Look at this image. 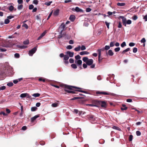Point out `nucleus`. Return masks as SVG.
<instances>
[{
    "label": "nucleus",
    "mask_w": 147,
    "mask_h": 147,
    "mask_svg": "<svg viewBox=\"0 0 147 147\" xmlns=\"http://www.w3.org/2000/svg\"><path fill=\"white\" fill-rule=\"evenodd\" d=\"M93 63V60L92 59H89L86 62V64L88 65H92Z\"/></svg>",
    "instance_id": "obj_8"
},
{
    "label": "nucleus",
    "mask_w": 147,
    "mask_h": 147,
    "mask_svg": "<svg viewBox=\"0 0 147 147\" xmlns=\"http://www.w3.org/2000/svg\"><path fill=\"white\" fill-rule=\"evenodd\" d=\"M104 49H105V48L104 49V48H102L101 49H98L97 51L98 52V61H99V63L100 62V57L101 55V51H104Z\"/></svg>",
    "instance_id": "obj_7"
},
{
    "label": "nucleus",
    "mask_w": 147,
    "mask_h": 147,
    "mask_svg": "<svg viewBox=\"0 0 147 147\" xmlns=\"http://www.w3.org/2000/svg\"><path fill=\"white\" fill-rule=\"evenodd\" d=\"M38 1L37 0H34L33 1V3L35 5H37L38 3Z\"/></svg>",
    "instance_id": "obj_40"
},
{
    "label": "nucleus",
    "mask_w": 147,
    "mask_h": 147,
    "mask_svg": "<svg viewBox=\"0 0 147 147\" xmlns=\"http://www.w3.org/2000/svg\"><path fill=\"white\" fill-rule=\"evenodd\" d=\"M120 47H117V48H115V49H114V50H115V52H118L119 51H120Z\"/></svg>",
    "instance_id": "obj_43"
},
{
    "label": "nucleus",
    "mask_w": 147,
    "mask_h": 147,
    "mask_svg": "<svg viewBox=\"0 0 147 147\" xmlns=\"http://www.w3.org/2000/svg\"><path fill=\"white\" fill-rule=\"evenodd\" d=\"M96 94H101L104 95H111L114 96H116V94H115L107 92H105L97 91L96 92Z\"/></svg>",
    "instance_id": "obj_3"
},
{
    "label": "nucleus",
    "mask_w": 147,
    "mask_h": 147,
    "mask_svg": "<svg viewBox=\"0 0 147 147\" xmlns=\"http://www.w3.org/2000/svg\"><path fill=\"white\" fill-rule=\"evenodd\" d=\"M69 62L71 63H73L74 62V60L73 59L70 58L69 59Z\"/></svg>",
    "instance_id": "obj_60"
},
{
    "label": "nucleus",
    "mask_w": 147,
    "mask_h": 147,
    "mask_svg": "<svg viewBox=\"0 0 147 147\" xmlns=\"http://www.w3.org/2000/svg\"><path fill=\"white\" fill-rule=\"evenodd\" d=\"M71 66L74 69H76L77 68L76 65L75 64H72L71 65Z\"/></svg>",
    "instance_id": "obj_31"
},
{
    "label": "nucleus",
    "mask_w": 147,
    "mask_h": 147,
    "mask_svg": "<svg viewBox=\"0 0 147 147\" xmlns=\"http://www.w3.org/2000/svg\"><path fill=\"white\" fill-rule=\"evenodd\" d=\"M2 47H9V46L8 45L3 44L2 45Z\"/></svg>",
    "instance_id": "obj_55"
},
{
    "label": "nucleus",
    "mask_w": 147,
    "mask_h": 147,
    "mask_svg": "<svg viewBox=\"0 0 147 147\" xmlns=\"http://www.w3.org/2000/svg\"><path fill=\"white\" fill-rule=\"evenodd\" d=\"M83 67L84 69L86 68L87 67V65L86 63V64L85 63H83Z\"/></svg>",
    "instance_id": "obj_58"
},
{
    "label": "nucleus",
    "mask_w": 147,
    "mask_h": 147,
    "mask_svg": "<svg viewBox=\"0 0 147 147\" xmlns=\"http://www.w3.org/2000/svg\"><path fill=\"white\" fill-rule=\"evenodd\" d=\"M7 51V50L5 49H3L0 47V51L2 52H5Z\"/></svg>",
    "instance_id": "obj_42"
},
{
    "label": "nucleus",
    "mask_w": 147,
    "mask_h": 147,
    "mask_svg": "<svg viewBox=\"0 0 147 147\" xmlns=\"http://www.w3.org/2000/svg\"><path fill=\"white\" fill-rule=\"evenodd\" d=\"M67 54H68L70 57H73L74 55V52H71L69 51H68L67 52Z\"/></svg>",
    "instance_id": "obj_12"
},
{
    "label": "nucleus",
    "mask_w": 147,
    "mask_h": 147,
    "mask_svg": "<svg viewBox=\"0 0 147 147\" xmlns=\"http://www.w3.org/2000/svg\"><path fill=\"white\" fill-rule=\"evenodd\" d=\"M125 4L124 3H117V5L119 6H123L125 5Z\"/></svg>",
    "instance_id": "obj_20"
},
{
    "label": "nucleus",
    "mask_w": 147,
    "mask_h": 147,
    "mask_svg": "<svg viewBox=\"0 0 147 147\" xmlns=\"http://www.w3.org/2000/svg\"><path fill=\"white\" fill-rule=\"evenodd\" d=\"M133 19L134 20H136L138 19L137 16L136 15H134L133 17Z\"/></svg>",
    "instance_id": "obj_62"
},
{
    "label": "nucleus",
    "mask_w": 147,
    "mask_h": 147,
    "mask_svg": "<svg viewBox=\"0 0 147 147\" xmlns=\"http://www.w3.org/2000/svg\"><path fill=\"white\" fill-rule=\"evenodd\" d=\"M52 2L51 1H49V2H47L45 3V4L47 6H49L51 5V3Z\"/></svg>",
    "instance_id": "obj_39"
},
{
    "label": "nucleus",
    "mask_w": 147,
    "mask_h": 147,
    "mask_svg": "<svg viewBox=\"0 0 147 147\" xmlns=\"http://www.w3.org/2000/svg\"><path fill=\"white\" fill-rule=\"evenodd\" d=\"M135 44L133 42H130L129 44V46L130 47H133L135 45Z\"/></svg>",
    "instance_id": "obj_53"
},
{
    "label": "nucleus",
    "mask_w": 147,
    "mask_h": 147,
    "mask_svg": "<svg viewBox=\"0 0 147 147\" xmlns=\"http://www.w3.org/2000/svg\"><path fill=\"white\" fill-rule=\"evenodd\" d=\"M89 53L86 51H82L80 53V54L81 55H88Z\"/></svg>",
    "instance_id": "obj_15"
},
{
    "label": "nucleus",
    "mask_w": 147,
    "mask_h": 147,
    "mask_svg": "<svg viewBox=\"0 0 147 147\" xmlns=\"http://www.w3.org/2000/svg\"><path fill=\"white\" fill-rule=\"evenodd\" d=\"M22 26H23L26 29H27L28 28V26L26 24H24Z\"/></svg>",
    "instance_id": "obj_57"
},
{
    "label": "nucleus",
    "mask_w": 147,
    "mask_h": 147,
    "mask_svg": "<svg viewBox=\"0 0 147 147\" xmlns=\"http://www.w3.org/2000/svg\"><path fill=\"white\" fill-rule=\"evenodd\" d=\"M28 94L27 93H23L21 94L20 95V97L22 98H23L25 97L27 95H28Z\"/></svg>",
    "instance_id": "obj_23"
},
{
    "label": "nucleus",
    "mask_w": 147,
    "mask_h": 147,
    "mask_svg": "<svg viewBox=\"0 0 147 147\" xmlns=\"http://www.w3.org/2000/svg\"><path fill=\"white\" fill-rule=\"evenodd\" d=\"M136 133L137 136H140L141 135V133L139 131H137L136 132Z\"/></svg>",
    "instance_id": "obj_45"
},
{
    "label": "nucleus",
    "mask_w": 147,
    "mask_h": 147,
    "mask_svg": "<svg viewBox=\"0 0 147 147\" xmlns=\"http://www.w3.org/2000/svg\"><path fill=\"white\" fill-rule=\"evenodd\" d=\"M81 47L80 46H78V47H76L74 50L76 51H78L80 50Z\"/></svg>",
    "instance_id": "obj_24"
},
{
    "label": "nucleus",
    "mask_w": 147,
    "mask_h": 147,
    "mask_svg": "<svg viewBox=\"0 0 147 147\" xmlns=\"http://www.w3.org/2000/svg\"><path fill=\"white\" fill-rule=\"evenodd\" d=\"M14 57L16 58H18L20 57V55L18 53H15L14 54Z\"/></svg>",
    "instance_id": "obj_37"
},
{
    "label": "nucleus",
    "mask_w": 147,
    "mask_h": 147,
    "mask_svg": "<svg viewBox=\"0 0 147 147\" xmlns=\"http://www.w3.org/2000/svg\"><path fill=\"white\" fill-rule=\"evenodd\" d=\"M143 19L145 20V21H147V15H146L144 17Z\"/></svg>",
    "instance_id": "obj_64"
},
{
    "label": "nucleus",
    "mask_w": 147,
    "mask_h": 147,
    "mask_svg": "<svg viewBox=\"0 0 147 147\" xmlns=\"http://www.w3.org/2000/svg\"><path fill=\"white\" fill-rule=\"evenodd\" d=\"M72 47L71 45H68L66 47L67 49H71L72 48Z\"/></svg>",
    "instance_id": "obj_59"
},
{
    "label": "nucleus",
    "mask_w": 147,
    "mask_h": 147,
    "mask_svg": "<svg viewBox=\"0 0 147 147\" xmlns=\"http://www.w3.org/2000/svg\"><path fill=\"white\" fill-rule=\"evenodd\" d=\"M101 101L98 100H94L93 101V103L94 105H96L98 107L99 105H100V102Z\"/></svg>",
    "instance_id": "obj_9"
},
{
    "label": "nucleus",
    "mask_w": 147,
    "mask_h": 147,
    "mask_svg": "<svg viewBox=\"0 0 147 147\" xmlns=\"http://www.w3.org/2000/svg\"><path fill=\"white\" fill-rule=\"evenodd\" d=\"M100 105L102 107H105L106 105V103L105 101H100Z\"/></svg>",
    "instance_id": "obj_17"
},
{
    "label": "nucleus",
    "mask_w": 147,
    "mask_h": 147,
    "mask_svg": "<svg viewBox=\"0 0 147 147\" xmlns=\"http://www.w3.org/2000/svg\"><path fill=\"white\" fill-rule=\"evenodd\" d=\"M14 7L12 5H10L9 6L8 9L10 11H12L14 9Z\"/></svg>",
    "instance_id": "obj_22"
},
{
    "label": "nucleus",
    "mask_w": 147,
    "mask_h": 147,
    "mask_svg": "<svg viewBox=\"0 0 147 147\" xmlns=\"http://www.w3.org/2000/svg\"><path fill=\"white\" fill-rule=\"evenodd\" d=\"M34 6L33 5H29V9H32L34 8Z\"/></svg>",
    "instance_id": "obj_49"
},
{
    "label": "nucleus",
    "mask_w": 147,
    "mask_h": 147,
    "mask_svg": "<svg viewBox=\"0 0 147 147\" xmlns=\"http://www.w3.org/2000/svg\"><path fill=\"white\" fill-rule=\"evenodd\" d=\"M13 83L11 82L8 83L7 84V85L9 86H13Z\"/></svg>",
    "instance_id": "obj_44"
},
{
    "label": "nucleus",
    "mask_w": 147,
    "mask_h": 147,
    "mask_svg": "<svg viewBox=\"0 0 147 147\" xmlns=\"http://www.w3.org/2000/svg\"><path fill=\"white\" fill-rule=\"evenodd\" d=\"M89 59L87 57H83L82 58V60L84 61V62H86V63L87 61H88Z\"/></svg>",
    "instance_id": "obj_25"
},
{
    "label": "nucleus",
    "mask_w": 147,
    "mask_h": 147,
    "mask_svg": "<svg viewBox=\"0 0 147 147\" xmlns=\"http://www.w3.org/2000/svg\"><path fill=\"white\" fill-rule=\"evenodd\" d=\"M59 12V9H57L54 11L53 14L54 16H57L58 15Z\"/></svg>",
    "instance_id": "obj_19"
},
{
    "label": "nucleus",
    "mask_w": 147,
    "mask_h": 147,
    "mask_svg": "<svg viewBox=\"0 0 147 147\" xmlns=\"http://www.w3.org/2000/svg\"><path fill=\"white\" fill-rule=\"evenodd\" d=\"M119 18L122 19L123 25L125 26H126V24H130L131 23V21L130 20H127L126 18L123 16H120Z\"/></svg>",
    "instance_id": "obj_2"
},
{
    "label": "nucleus",
    "mask_w": 147,
    "mask_h": 147,
    "mask_svg": "<svg viewBox=\"0 0 147 147\" xmlns=\"http://www.w3.org/2000/svg\"><path fill=\"white\" fill-rule=\"evenodd\" d=\"M133 136L132 135H130L129 138V141H131L133 139Z\"/></svg>",
    "instance_id": "obj_51"
},
{
    "label": "nucleus",
    "mask_w": 147,
    "mask_h": 147,
    "mask_svg": "<svg viewBox=\"0 0 147 147\" xmlns=\"http://www.w3.org/2000/svg\"><path fill=\"white\" fill-rule=\"evenodd\" d=\"M39 116L38 115H35L34 116L31 118V121L32 122H33L36 118H38Z\"/></svg>",
    "instance_id": "obj_16"
},
{
    "label": "nucleus",
    "mask_w": 147,
    "mask_h": 147,
    "mask_svg": "<svg viewBox=\"0 0 147 147\" xmlns=\"http://www.w3.org/2000/svg\"><path fill=\"white\" fill-rule=\"evenodd\" d=\"M126 46V44L125 42H123L121 45V47L123 48Z\"/></svg>",
    "instance_id": "obj_33"
},
{
    "label": "nucleus",
    "mask_w": 147,
    "mask_h": 147,
    "mask_svg": "<svg viewBox=\"0 0 147 147\" xmlns=\"http://www.w3.org/2000/svg\"><path fill=\"white\" fill-rule=\"evenodd\" d=\"M114 46V44L113 42H111L110 44V46L111 47H112Z\"/></svg>",
    "instance_id": "obj_50"
},
{
    "label": "nucleus",
    "mask_w": 147,
    "mask_h": 147,
    "mask_svg": "<svg viewBox=\"0 0 147 147\" xmlns=\"http://www.w3.org/2000/svg\"><path fill=\"white\" fill-rule=\"evenodd\" d=\"M52 106L53 107H56L58 106V103H56L52 104Z\"/></svg>",
    "instance_id": "obj_47"
},
{
    "label": "nucleus",
    "mask_w": 147,
    "mask_h": 147,
    "mask_svg": "<svg viewBox=\"0 0 147 147\" xmlns=\"http://www.w3.org/2000/svg\"><path fill=\"white\" fill-rule=\"evenodd\" d=\"M3 114V115L4 116H7V114H6L3 111L1 112L0 113V115Z\"/></svg>",
    "instance_id": "obj_52"
},
{
    "label": "nucleus",
    "mask_w": 147,
    "mask_h": 147,
    "mask_svg": "<svg viewBox=\"0 0 147 147\" xmlns=\"http://www.w3.org/2000/svg\"><path fill=\"white\" fill-rule=\"evenodd\" d=\"M46 31H44L41 35H40L38 38L37 39V40H40L43 37L46 33Z\"/></svg>",
    "instance_id": "obj_10"
},
{
    "label": "nucleus",
    "mask_w": 147,
    "mask_h": 147,
    "mask_svg": "<svg viewBox=\"0 0 147 147\" xmlns=\"http://www.w3.org/2000/svg\"><path fill=\"white\" fill-rule=\"evenodd\" d=\"M141 42L142 43H144L146 42V40L144 38H142L141 40Z\"/></svg>",
    "instance_id": "obj_63"
},
{
    "label": "nucleus",
    "mask_w": 147,
    "mask_h": 147,
    "mask_svg": "<svg viewBox=\"0 0 147 147\" xmlns=\"http://www.w3.org/2000/svg\"><path fill=\"white\" fill-rule=\"evenodd\" d=\"M81 57L79 55H77L75 56V58L76 60H80Z\"/></svg>",
    "instance_id": "obj_34"
},
{
    "label": "nucleus",
    "mask_w": 147,
    "mask_h": 147,
    "mask_svg": "<svg viewBox=\"0 0 147 147\" xmlns=\"http://www.w3.org/2000/svg\"><path fill=\"white\" fill-rule=\"evenodd\" d=\"M23 43L25 45H28L29 43V41L28 40H25L23 41Z\"/></svg>",
    "instance_id": "obj_32"
},
{
    "label": "nucleus",
    "mask_w": 147,
    "mask_h": 147,
    "mask_svg": "<svg viewBox=\"0 0 147 147\" xmlns=\"http://www.w3.org/2000/svg\"><path fill=\"white\" fill-rule=\"evenodd\" d=\"M138 51L137 48L136 47H134L133 49V51L134 53H136Z\"/></svg>",
    "instance_id": "obj_41"
},
{
    "label": "nucleus",
    "mask_w": 147,
    "mask_h": 147,
    "mask_svg": "<svg viewBox=\"0 0 147 147\" xmlns=\"http://www.w3.org/2000/svg\"><path fill=\"white\" fill-rule=\"evenodd\" d=\"M17 1L19 4H22L23 3V0H18Z\"/></svg>",
    "instance_id": "obj_61"
},
{
    "label": "nucleus",
    "mask_w": 147,
    "mask_h": 147,
    "mask_svg": "<svg viewBox=\"0 0 147 147\" xmlns=\"http://www.w3.org/2000/svg\"><path fill=\"white\" fill-rule=\"evenodd\" d=\"M6 88L5 86H3L0 87V90H5Z\"/></svg>",
    "instance_id": "obj_54"
},
{
    "label": "nucleus",
    "mask_w": 147,
    "mask_h": 147,
    "mask_svg": "<svg viewBox=\"0 0 147 147\" xmlns=\"http://www.w3.org/2000/svg\"><path fill=\"white\" fill-rule=\"evenodd\" d=\"M75 19V16L74 15H71L69 17V20L72 22H73Z\"/></svg>",
    "instance_id": "obj_18"
},
{
    "label": "nucleus",
    "mask_w": 147,
    "mask_h": 147,
    "mask_svg": "<svg viewBox=\"0 0 147 147\" xmlns=\"http://www.w3.org/2000/svg\"><path fill=\"white\" fill-rule=\"evenodd\" d=\"M37 109V108L36 107H32L31 108V110L32 111H34Z\"/></svg>",
    "instance_id": "obj_29"
},
{
    "label": "nucleus",
    "mask_w": 147,
    "mask_h": 147,
    "mask_svg": "<svg viewBox=\"0 0 147 147\" xmlns=\"http://www.w3.org/2000/svg\"><path fill=\"white\" fill-rule=\"evenodd\" d=\"M69 59V56L67 55H65L64 57V60H68Z\"/></svg>",
    "instance_id": "obj_35"
},
{
    "label": "nucleus",
    "mask_w": 147,
    "mask_h": 147,
    "mask_svg": "<svg viewBox=\"0 0 147 147\" xmlns=\"http://www.w3.org/2000/svg\"><path fill=\"white\" fill-rule=\"evenodd\" d=\"M130 50V48H127V49H126L125 50H124L122 52V54H124L125 52H127L128 51H129Z\"/></svg>",
    "instance_id": "obj_27"
},
{
    "label": "nucleus",
    "mask_w": 147,
    "mask_h": 147,
    "mask_svg": "<svg viewBox=\"0 0 147 147\" xmlns=\"http://www.w3.org/2000/svg\"><path fill=\"white\" fill-rule=\"evenodd\" d=\"M86 49V47L84 45H82L81 46V49H81V50L83 51L85 50Z\"/></svg>",
    "instance_id": "obj_38"
},
{
    "label": "nucleus",
    "mask_w": 147,
    "mask_h": 147,
    "mask_svg": "<svg viewBox=\"0 0 147 147\" xmlns=\"http://www.w3.org/2000/svg\"><path fill=\"white\" fill-rule=\"evenodd\" d=\"M107 54H108L110 56H112L113 55L114 53L111 50H109L108 53H107Z\"/></svg>",
    "instance_id": "obj_14"
},
{
    "label": "nucleus",
    "mask_w": 147,
    "mask_h": 147,
    "mask_svg": "<svg viewBox=\"0 0 147 147\" xmlns=\"http://www.w3.org/2000/svg\"><path fill=\"white\" fill-rule=\"evenodd\" d=\"M105 24H106V26H107V28H108V29H109V25H110V23H108L107 22H106V21H105Z\"/></svg>",
    "instance_id": "obj_36"
},
{
    "label": "nucleus",
    "mask_w": 147,
    "mask_h": 147,
    "mask_svg": "<svg viewBox=\"0 0 147 147\" xmlns=\"http://www.w3.org/2000/svg\"><path fill=\"white\" fill-rule=\"evenodd\" d=\"M122 107L121 108V109L122 110H125L127 109V107H126V105H122Z\"/></svg>",
    "instance_id": "obj_21"
},
{
    "label": "nucleus",
    "mask_w": 147,
    "mask_h": 147,
    "mask_svg": "<svg viewBox=\"0 0 147 147\" xmlns=\"http://www.w3.org/2000/svg\"><path fill=\"white\" fill-rule=\"evenodd\" d=\"M40 95V94L38 93H34L32 95V96L34 97H38Z\"/></svg>",
    "instance_id": "obj_26"
},
{
    "label": "nucleus",
    "mask_w": 147,
    "mask_h": 147,
    "mask_svg": "<svg viewBox=\"0 0 147 147\" xmlns=\"http://www.w3.org/2000/svg\"><path fill=\"white\" fill-rule=\"evenodd\" d=\"M37 50L36 47H34L31 50H30L28 52V54L30 56H32Z\"/></svg>",
    "instance_id": "obj_5"
},
{
    "label": "nucleus",
    "mask_w": 147,
    "mask_h": 147,
    "mask_svg": "<svg viewBox=\"0 0 147 147\" xmlns=\"http://www.w3.org/2000/svg\"><path fill=\"white\" fill-rule=\"evenodd\" d=\"M77 12H83V10L81 9H80L79 7H76L75 9H74Z\"/></svg>",
    "instance_id": "obj_13"
},
{
    "label": "nucleus",
    "mask_w": 147,
    "mask_h": 147,
    "mask_svg": "<svg viewBox=\"0 0 147 147\" xmlns=\"http://www.w3.org/2000/svg\"><path fill=\"white\" fill-rule=\"evenodd\" d=\"M88 118L90 122L92 123H94L97 118L95 117L94 115H90L88 116Z\"/></svg>",
    "instance_id": "obj_4"
},
{
    "label": "nucleus",
    "mask_w": 147,
    "mask_h": 147,
    "mask_svg": "<svg viewBox=\"0 0 147 147\" xmlns=\"http://www.w3.org/2000/svg\"><path fill=\"white\" fill-rule=\"evenodd\" d=\"M65 29V26L63 23L59 26V30H61L60 33L61 34L63 31Z\"/></svg>",
    "instance_id": "obj_6"
},
{
    "label": "nucleus",
    "mask_w": 147,
    "mask_h": 147,
    "mask_svg": "<svg viewBox=\"0 0 147 147\" xmlns=\"http://www.w3.org/2000/svg\"><path fill=\"white\" fill-rule=\"evenodd\" d=\"M23 7V5H18V9L19 10H20Z\"/></svg>",
    "instance_id": "obj_30"
},
{
    "label": "nucleus",
    "mask_w": 147,
    "mask_h": 147,
    "mask_svg": "<svg viewBox=\"0 0 147 147\" xmlns=\"http://www.w3.org/2000/svg\"><path fill=\"white\" fill-rule=\"evenodd\" d=\"M65 88L64 89V90L65 91L69 94H74L75 93L74 91L70 90L72 89L73 88L80 89L79 88H77L76 87L67 85H65Z\"/></svg>",
    "instance_id": "obj_1"
},
{
    "label": "nucleus",
    "mask_w": 147,
    "mask_h": 147,
    "mask_svg": "<svg viewBox=\"0 0 147 147\" xmlns=\"http://www.w3.org/2000/svg\"><path fill=\"white\" fill-rule=\"evenodd\" d=\"M75 63L77 64L78 66H80L81 65L82 62L81 60H75Z\"/></svg>",
    "instance_id": "obj_11"
},
{
    "label": "nucleus",
    "mask_w": 147,
    "mask_h": 147,
    "mask_svg": "<svg viewBox=\"0 0 147 147\" xmlns=\"http://www.w3.org/2000/svg\"><path fill=\"white\" fill-rule=\"evenodd\" d=\"M110 46L108 45H106L105 47V49L106 50H108L110 48Z\"/></svg>",
    "instance_id": "obj_46"
},
{
    "label": "nucleus",
    "mask_w": 147,
    "mask_h": 147,
    "mask_svg": "<svg viewBox=\"0 0 147 147\" xmlns=\"http://www.w3.org/2000/svg\"><path fill=\"white\" fill-rule=\"evenodd\" d=\"M122 25L121 22H118V28H121L122 27Z\"/></svg>",
    "instance_id": "obj_48"
},
{
    "label": "nucleus",
    "mask_w": 147,
    "mask_h": 147,
    "mask_svg": "<svg viewBox=\"0 0 147 147\" xmlns=\"http://www.w3.org/2000/svg\"><path fill=\"white\" fill-rule=\"evenodd\" d=\"M10 21L7 18L5 20L4 23L6 24H7L9 23Z\"/></svg>",
    "instance_id": "obj_28"
},
{
    "label": "nucleus",
    "mask_w": 147,
    "mask_h": 147,
    "mask_svg": "<svg viewBox=\"0 0 147 147\" xmlns=\"http://www.w3.org/2000/svg\"><path fill=\"white\" fill-rule=\"evenodd\" d=\"M91 11V9L90 8H87L86 9V11L87 12H88L90 11Z\"/></svg>",
    "instance_id": "obj_56"
}]
</instances>
